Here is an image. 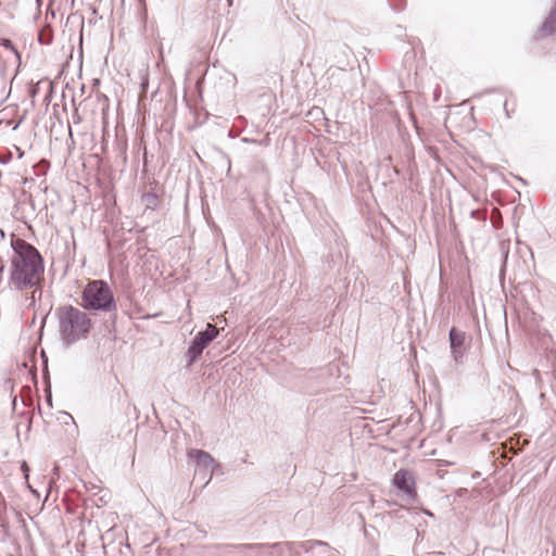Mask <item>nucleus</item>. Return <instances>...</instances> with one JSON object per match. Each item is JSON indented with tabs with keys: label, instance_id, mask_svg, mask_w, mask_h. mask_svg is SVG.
<instances>
[{
	"label": "nucleus",
	"instance_id": "nucleus-8",
	"mask_svg": "<svg viewBox=\"0 0 556 556\" xmlns=\"http://www.w3.org/2000/svg\"><path fill=\"white\" fill-rule=\"evenodd\" d=\"M540 30L545 35H549L556 30V2L552 7L549 15Z\"/></svg>",
	"mask_w": 556,
	"mask_h": 556
},
{
	"label": "nucleus",
	"instance_id": "nucleus-4",
	"mask_svg": "<svg viewBox=\"0 0 556 556\" xmlns=\"http://www.w3.org/2000/svg\"><path fill=\"white\" fill-rule=\"evenodd\" d=\"M218 336V329L213 324H207L204 331L197 333L190 343L185 357L187 365H193L202 355L204 349Z\"/></svg>",
	"mask_w": 556,
	"mask_h": 556
},
{
	"label": "nucleus",
	"instance_id": "nucleus-3",
	"mask_svg": "<svg viewBox=\"0 0 556 556\" xmlns=\"http://www.w3.org/2000/svg\"><path fill=\"white\" fill-rule=\"evenodd\" d=\"M81 307L103 313H116L117 304L114 293L104 280L89 281L81 292Z\"/></svg>",
	"mask_w": 556,
	"mask_h": 556
},
{
	"label": "nucleus",
	"instance_id": "nucleus-10",
	"mask_svg": "<svg viewBox=\"0 0 556 556\" xmlns=\"http://www.w3.org/2000/svg\"><path fill=\"white\" fill-rule=\"evenodd\" d=\"M38 40L41 45H50L53 40V31L50 26H46L39 33Z\"/></svg>",
	"mask_w": 556,
	"mask_h": 556
},
{
	"label": "nucleus",
	"instance_id": "nucleus-5",
	"mask_svg": "<svg viewBox=\"0 0 556 556\" xmlns=\"http://www.w3.org/2000/svg\"><path fill=\"white\" fill-rule=\"evenodd\" d=\"M393 484L403 491L408 498L414 500L416 496L415 479L413 473L406 469H400L393 477Z\"/></svg>",
	"mask_w": 556,
	"mask_h": 556
},
{
	"label": "nucleus",
	"instance_id": "nucleus-12",
	"mask_svg": "<svg viewBox=\"0 0 556 556\" xmlns=\"http://www.w3.org/2000/svg\"><path fill=\"white\" fill-rule=\"evenodd\" d=\"M289 546H292L294 548H304L306 552L308 551L309 547H312V545L314 543L312 542H305V543H287ZM315 544H318V545H321L323 543L321 542H316Z\"/></svg>",
	"mask_w": 556,
	"mask_h": 556
},
{
	"label": "nucleus",
	"instance_id": "nucleus-9",
	"mask_svg": "<svg viewBox=\"0 0 556 556\" xmlns=\"http://www.w3.org/2000/svg\"><path fill=\"white\" fill-rule=\"evenodd\" d=\"M146 210L155 211L159 206V198L153 192H147L142 195Z\"/></svg>",
	"mask_w": 556,
	"mask_h": 556
},
{
	"label": "nucleus",
	"instance_id": "nucleus-13",
	"mask_svg": "<svg viewBox=\"0 0 556 556\" xmlns=\"http://www.w3.org/2000/svg\"><path fill=\"white\" fill-rule=\"evenodd\" d=\"M3 47H4V48H7V49H9V50H11L12 52H14V53L17 55V51H16V49L14 48L13 43L11 42V40L5 39V40L3 41Z\"/></svg>",
	"mask_w": 556,
	"mask_h": 556
},
{
	"label": "nucleus",
	"instance_id": "nucleus-1",
	"mask_svg": "<svg viewBox=\"0 0 556 556\" xmlns=\"http://www.w3.org/2000/svg\"><path fill=\"white\" fill-rule=\"evenodd\" d=\"M9 287L17 291L36 288L43 275V261L38 250L23 239H12Z\"/></svg>",
	"mask_w": 556,
	"mask_h": 556
},
{
	"label": "nucleus",
	"instance_id": "nucleus-15",
	"mask_svg": "<svg viewBox=\"0 0 556 556\" xmlns=\"http://www.w3.org/2000/svg\"><path fill=\"white\" fill-rule=\"evenodd\" d=\"M267 143H268V139L260 141V144H267Z\"/></svg>",
	"mask_w": 556,
	"mask_h": 556
},
{
	"label": "nucleus",
	"instance_id": "nucleus-2",
	"mask_svg": "<svg viewBox=\"0 0 556 556\" xmlns=\"http://www.w3.org/2000/svg\"><path fill=\"white\" fill-rule=\"evenodd\" d=\"M59 332L63 343L70 345L84 339L90 332L92 321L87 313L73 305L60 307L56 312Z\"/></svg>",
	"mask_w": 556,
	"mask_h": 556
},
{
	"label": "nucleus",
	"instance_id": "nucleus-11",
	"mask_svg": "<svg viewBox=\"0 0 556 556\" xmlns=\"http://www.w3.org/2000/svg\"><path fill=\"white\" fill-rule=\"evenodd\" d=\"M21 470L24 475V479H25V482L27 484V488L33 492V493H36L35 490H33V488L30 486V484L28 483V478H29V467L27 465V463L25 460L22 462L21 464Z\"/></svg>",
	"mask_w": 556,
	"mask_h": 556
},
{
	"label": "nucleus",
	"instance_id": "nucleus-6",
	"mask_svg": "<svg viewBox=\"0 0 556 556\" xmlns=\"http://www.w3.org/2000/svg\"><path fill=\"white\" fill-rule=\"evenodd\" d=\"M188 456L195 462V466L200 470H203L205 473H207L210 478L212 477L217 465L214 458L207 452L194 448L188 452Z\"/></svg>",
	"mask_w": 556,
	"mask_h": 556
},
{
	"label": "nucleus",
	"instance_id": "nucleus-14",
	"mask_svg": "<svg viewBox=\"0 0 556 556\" xmlns=\"http://www.w3.org/2000/svg\"><path fill=\"white\" fill-rule=\"evenodd\" d=\"M33 289H34V291H33L31 302H30V304H31V305L35 303V293H36L37 291H39V293H42V290H40V289L38 288V286H37L36 288H33Z\"/></svg>",
	"mask_w": 556,
	"mask_h": 556
},
{
	"label": "nucleus",
	"instance_id": "nucleus-7",
	"mask_svg": "<svg viewBox=\"0 0 556 556\" xmlns=\"http://www.w3.org/2000/svg\"><path fill=\"white\" fill-rule=\"evenodd\" d=\"M450 337V345L451 353L456 363L460 362L464 356V345L467 339V336L464 331L457 330L456 328H452L448 333Z\"/></svg>",
	"mask_w": 556,
	"mask_h": 556
}]
</instances>
